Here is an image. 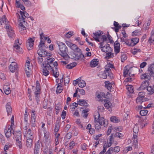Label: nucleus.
I'll use <instances>...</instances> for the list:
<instances>
[{
	"instance_id": "f257e3e1",
	"label": "nucleus",
	"mask_w": 154,
	"mask_h": 154,
	"mask_svg": "<svg viewBox=\"0 0 154 154\" xmlns=\"http://www.w3.org/2000/svg\"><path fill=\"white\" fill-rule=\"evenodd\" d=\"M148 70L149 75L146 73L143 74L140 76L141 79H145V81L143 82L139 88L141 90H144L148 86L149 81L150 79L151 76L154 77V64H151L148 68Z\"/></svg>"
},
{
	"instance_id": "f03ea898",
	"label": "nucleus",
	"mask_w": 154,
	"mask_h": 154,
	"mask_svg": "<svg viewBox=\"0 0 154 154\" xmlns=\"http://www.w3.org/2000/svg\"><path fill=\"white\" fill-rule=\"evenodd\" d=\"M58 47L60 50L59 54L65 60H68L69 58V57L68 54V48L65 44L63 42H60L58 45Z\"/></svg>"
},
{
	"instance_id": "7ed1b4c3",
	"label": "nucleus",
	"mask_w": 154,
	"mask_h": 154,
	"mask_svg": "<svg viewBox=\"0 0 154 154\" xmlns=\"http://www.w3.org/2000/svg\"><path fill=\"white\" fill-rule=\"evenodd\" d=\"M95 122L98 123L100 125H103L104 127L106 126L108 124L107 121H105L104 119L102 117L100 119V116L98 112H97L96 114L94 115Z\"/></svg>"
},
{
	"instance_id": "20e7f679",
	"label": "nucleus",
	"mask_w": 154,
	"mask_h": 154,
	"mask_svg": "<svg viewBox=\"0 0 154 154\" xmlns=\"http://www.w3.org/2000/svg\"><path fill=\"white\" fill-rule=\"evenodd\" d=\"M45 63L43 62L42 64L46 65V66H48L49 68H52L54 67L57 66H58V63L57 62H54V59L53 58L48 57L46 58Z\"/></svg>"
},
{
	"instance_id": "39448f33",
	"label": "nucleus",
	"mask_w": 154,
	"mask_h": 154,
	"mask_svg": "<svg viewBox=\"0 0 154 154\" xmlns=\"http://www.w3.org/2000/svg\"><path fill=\"white\" fill-rule=\"evenodd\" d=\"M104 68L105 70L104 71L107 74L108 76L109 77L110 79H112L113 74L112 72L111 69L114 68V65L109 63L105 66Z\"/></svg>"
},
{
	"instance_id": "423d86ee",
	"label": "nucleus",
	"mask_w": 154,
	"mask_h": 154,
	"mask_svg": "<svg viewBox=\"0 0 154 154\" xmlns=\"http://www.w3.org/2000/svg\"><path fill=\"white\" fill-rule=\"evenodd\" d=\"M73 58L75 60H84L85 58L84 55L82 54V51L76 52L73 53Z\"/></svg>"
},
{
	"instance_id": "0eeeda50",
	"label": "nucleus",
	"mask_w": 154,
	"mask_h": 154,
	"mask_svg": "<svg viewBox=\"0 0 154 154\" xmlns=\"http://www.w3.org/2000/svg\"><path fill=\"white\" fill-rule=\"evenodd\" d=\"M5 26L6 28L8 29L7 32L9 37L10 38H14L15 36V34L14 31L13 30L12 27L10 26L8 23L7 25H6Z\"/></svg>"
},
{
	"instance_id": "6e6552de",
	"label": "nucleus",
	"mask_w": 154,
	"mask_h": 154,
	"mask_svg": "<svg viewBox=\"0 0 154 154\" xmlns=\"http://www.w3.org/2000/svg\"><path fill=\"white\" fill-rule=\"evenodd\" d=\"M37 53L40 57H45L46 56L50 57L51 54L45 50L42 49H39L37 51Z\"/></svg>"
},
{
	"instance_id": "1a4fd4ad",
	"label": "nucleus",
	"mask_w": 154,
	"mask_h": 154,
	"mask_svg": "<svg viewBox=\"0 0 154 154\" xmlns=\"http://www.w3.org/2000/svg\"><path fill=\"white\" fill-rule=\"evenodd\" d=\"M138 97L137 98L136 102L137 103H141L142 104L143 102V98L145 97L144 93L143 92H140L138 94Z\"/></svg>"
},
{
	"instance_id": "9d476101",
	"label": "nucleus",
	"mask_w": 154,
	"mask_h": 154,
	"mask_svg": "<svg viewBox=\"0 0 154 154\" xmlns=\"http://www.w3.org/2000/svg\"><path fill=\"white\" fill-rule=\"evenodd\" d=\"M15 42V43L14 45V50L15 49V51L17 52L23 53L22 48H20V46L17 44V43H18L19 45H21V43H20L19 42V39H17Z\"/></svg>"
},
{
	"instance_id": "9b49d317",
	"label": "nucleus",
	"mask_w": 154,
	"mask_h": 154,
	"mask_svg": "<svg viewBox=\"0 0 154 154\" xmlns=\"http://www.w3.org/2000/svg\"><path fill=\"white\" fill-rule=\"evenodd\" d=\"M101 50L102 51L105 53H110L112 51V49L109 46V45L107 44L105 45L104 47H101Z\"/></svg>"
},
{
	"instance_id": "f8f14e48",
	"label": "nucleus",
	"mask_w": 154,
	"mask_h": 154,
	"mask_svg": "<svg viewBox=\"0 0 154 154\" xmlns=\"http://www.w3.org/2000/svg\"><path fill=\"white\" fill-rule=\"evenodd\" d=\"M34 40L31 38H29L26 42V45L29 50L33 48Z\"/></svg>"
},
{
	"instance_id": "ddd939ff",
	"label": "nucleus",
	"mask_w": 154,
	"mask_h": 154,
	"mask_svg": "<svg viewBox=\"0 0 154 154\" xmlns=\"http://www.w3.org/2000/svg\"><path fill=\"white\" fill-rule=\"evenodd\" d=\"M44 140L45 144L47 143L51 139V134L48 131L44 132Z\"/></svg>"
},
{
	"instance_id": "4468645a",
	"label": "nucleus",
	"mask_w": 154,
	"mask_h": 154,
	"mask_svg": "<svg viewBox=\"0 0 154 154\" xmlns=\"http://www.w3.org/2000/svg\"><path fill=\"white\" fill-rule=\"evenodd\" d=\"M33 139L27 138L26 144V149L29 151L32 146Z\"/></svg>"
},
{
	"instance_id": "2eb2a0df",
	"label": "nucleus",
	"mask_w": 154,
	"mask_h": 154,
	"mask_svg": "<svg viewBox=\"0 0 154 154\" xmlns=\"http://www.w3.org/2000/svg\"><path fill=\"white\" fill-rule=\"evenodd\" d=\"M46 65L45 64H42V67L43 68L42 72L43 74L45 76H47L49 74V72L48 70L50 68L48 66H46Z\"/></svg>"
},
{
	"instance_id": "dca6fc26",
	"label": "nucleus",
	"mask_w": 154,
	"mask_h": 154,
	"mask_svg": "<svg viewBox=\"0 0 154 154\" xmlns=\"http://www.w3.org/2000/svg\"><path fill=\"white\" fill-rule=\"evenodd\" d=\"M18 68L17 63L15 62H12L9 66V69L12 72H14L17 70Z\"/></svg>"
},
{
	"instance_id": "f3484780",
	"label": "nucleus",
	"mask_w": 154,
	"mask_h": 154,
	"mask_svg": "<svg viewBox=\"0 0 154 154\" xmlns=\"http://www.w3.org/2000/svg\"><path fill=\"white\" fill-rule=\"evenodd\" d=\"M40 145L39 140H38L35 143L34 147V154H39L40 149Z\"/></svg>"
},
{
	"instance_id": "a211bd4d",
	"label": "nucleus",
	"mask_w": 154,
	"mask_h": 154,
	"mask_svg": "<svg viewBox=\"0 0 154 154\" xmlns=\"http://www.w3.org/2000/svg\"><path fill=\"white\" fill-rule=\"evenodd\" d=\"M12 134L14 135L16 140H22V135L20 131L17 132L15 131H13Z\"/></svg>"
},
{
	"instance_id": "6ab92c4d",
	"label": "nucleus",
	"mask_w": 154,
	"mask_h": 154,
	"mask_svg": "<svg viewBox=\"0 0 154 154\" xmlns=\"http://www.w3.org/2000/svg\"><path fill=\"white\" fill-rule=\"evenodd\" d=\"M60 118L59 117L56 120L55 127L54 129V131L55 132V135L57 134V133L58 132L60 128L59 123L60 122Z\"/></svg>"
},
{
	"instance_id": "aec40b11",
	"label": "nucleus",
	"mask_w": 154,
	"mask_h": 154,
	"mask_svg": "<svg viewBox=\"0 0 154 154\" xmlns=\"http://www.w3.org/2000/svg\"><path fill=\"white\" fill-rule=\"evenodd\" d=\"M102 32L99 31L98 32H96L93 34V37L95 40L97 42H100V41L99 39V37L102 34Z\"/></svg>"
},
{
	"instance_id": "412c9836",
	"label": "nucleus",
	"mask_w": 154,
	"mask_h": 154,
	"mask_svg": "<svg viewBox=\"0 0 154 154\" xmlns=\"http://www.w3.org/2000/svg\"><path fill=\"white\" fill-rule=\"evenodd\" d=\"M33 134L34 133L31 130V129H28L26 134V138L33 139L34 138Z\"/></svg>"
},
{
	"instance_id": "4be33fe9",
	"label": "nucleus",
	"mask_w": 154,
	"mask_h": 154,
	"mask_svg": "<svg viewBox=\"0 0 154 154\" xmlns=\"http://www.w3.org/2000/svg\"><path fill=\"white\" fill-rule=\"evenodd\" d=\"M12 131H13V130L8 128L7 129H5L4 132L7 138H9L11 136L12 134Z\"/></svg>"
},
{
	"instance_id": "5701e85b",
	"label": "nucleus",
	"mask_w": 154,
	"mask_h": 154,
	"mask_svg": "<svg viewBox=\"0 0 154 154\" xmlns=\"http://www.w3.org/2000/svg\"><path fill=\"white\" fill-rule=\"evenodd\" d=\"M9 23L8 21L6 20L5 15H4L2 17H0V25L5 24V26Z\"/></svg>"
},
{
	"instance_id": "b1692460",
	"label": "nucleus",
	"mask_w": 154,
	"mask_h": 154,
	"mask_svg": "<svg viewBox=\"0 0 154 154\" xmlns=\"http://www.w3.org/2000/svg\"><path fill=\"white\" fill-rule=\"evenodd\" d=\"M36 122V116L35 111L34 110H32V114L31 117V122L35 123Z\"/></svg>"
},
{
	"instance_id": "393cba45",
	"label": "nucleus",
	"mask_w": 154,
	"mask_h": 154,
	"mask_svg": "<svg viewBox=\"0 0 154 154\" xmlns=\"http://www.w3.org/2000/svg\"><path fill=\"white\" fill-rule=\"evenodd\" d=\"M20 32L22 34H23L26 32V27L23 25L22 23H20L19 24Z\"/></svg>"
},
{
	"instance_id": "a878e982",
	"label": "nucleus",
	"mask_w": 154,
	"mask_h": 154,
	"mask_svg": "<svg viewBox=\"0 0 154 154\" xmlns=\"http://www.w3.org/2000/svg\"><path fill=\"white\" fill-rule=\"evenodd\" d=\"M98 60L96 59H94L91 61L90 66L92 68L98 65Z\"/></svg>"
},
{
	"instance_id": "bb28decb",
	"label": "nucleus",
	"mask_w": 154,
	"mask_h": 154,
	"mask_svg": "<svg viewBox=\"0 0 154 154\" xmlns=\"http://www.w3.org/2000/svg\"><path fill=\"white\" fill-rule=\"evenodd\" d=\"M113 25L115 27H114L112 29H114L115 32L117 33L119 32V30L121 28V26L119 25V23L116 21L114 22Z\"/></svg>"
},
{
	"instance_id": "cd10ccee",
	"label": "nucleus",
	"mask_w": 154,
	"mask_h": 154,
	"mask_svg": "<svg viewBox=\"0 0 154 154\" xmlns=\"http://www.w3.org/2000/svg\"><path fill=\"white\" fill-rule=\"evenodd\" d=\"M127 77V78L125 80L126 82H131L134 79V75L131 74L130 72L129 73L128 76Z\"/></svg>"
},
{
	"instance_id": "c85d7f7f",
	"label": "nucleus",
	"mask_w": 154,
	"mask_h": 154,
	"mask_svg": "<svg viewBox=\"0 0 154 154\" xmlns=\"http://www.w3.org/2000/svg\"><path fill=\"white\" fill-rule=\"evenodd\" d=\"M70 48L74 52H81V50L75 44H73Z\"/></svg>"
},
{
	"instance_id": "c756f323",
	"label": "nucleus",
	"mask_w": 154,
	"mask_h": 154,
	"mask_svg": "<svg viewBox=\"0 0 154 154\" xmlns=\"http://www.w3.org/2000/svg\"><path fill=\"white\" fill-rule=\"evenodd\" d=\"M54 68H51L52 69L53 75L56 78H57L59 76V72L58 71L57 66L54 67Z\"/></svg>"
},
{
	"instance_id": "7c9ffc66",
	"label": "nucleus",
	"mask_w": 154,
	"mask_h": 154,
	"mask_svg": "<svg viewBox=\"0 0 154 154\" xmlns=\"http://www.w3.org/2000/svg\"><path fill=\"white\" fill-rule=\"evenodd\" d=\"M147 90L149 94H152L154 93V85L153 86H148Z\"/></svg>"
},
{
	"instance_id": "2f4dec72",
	"label": "nucleus",
	"mask_w": 154,
	"mask_h": 154,
	"mask_svg": "<svg viewBox=\"0 0 154 154\" xmlns=\"http://www.w3.org/2000/svg\"><path fill=\"white\" fill-rule=\"evenodd\" d=\"M5 93L6 94L8 95L11 93V90L9 87L7 85H4L3 88Z\"/></svg>"
},
{
	"instance_id": "473e14b6",
	"label": "nucleus",
	"mask_w": 154,
	"mask_h": 154,
	"mask_svg": "<svg viewBox=\"0 0 154 154\" xmlns=\"http://www.w3.org/2000/svg\"><path fill=\"white\" fill-rule=\"evenodd\" d=\"M6 108L8 114L11 115L12 110L10 103H8L6 104Z\"/></svg>"
},
{
	"instance_id": "72a5a7b5",
	"label": "nucleus",
	"mask_w": 154,
	"mask_h": 154,
	"mask_svg": "<svg viewBox=\"0 0 154 154\" xmlns=\"http://www.w3.org/2000/svg\"><path fill=\"white\" fill-rule=\"evenodd\" d=\"M34 94L35 95V99L36 100L37 103L38 104L40 101L39 94H40V92L38 91H35Z\"/></svg>"
},
{
	"instance_id": "f704fd0d",
	"label": "nucleus",
	"mask_w": 154,
	"mask_h": 154,
	"mask_svg": "<svg viewBox=\"0 0 154 154\" xmlns=\"http://www.w3.org/2000/svg\"><path fill=\"white\" fill-rule=\"evenodd\" d=\"M107 74L104 71L100 72L98 75L100 78L105 79L107 78Z\"/></svg>"
},
{
	"instance_id": "c9c22d12",
	"label": "nucleus",
	"mask_w": 154,
	"mask_h": 154,
	"mask_svg": "<svg viewBox=\"0 0 154 154\" xmlns=\"http://www.w3.org/2000/svg\"><path fill=\"white\" fill-rule=\"evenodd\" d=\"M105 87L109 91H111L112 88V84L109 81H106L105 82Z\"/></svg>"
},
{
	"instance_id": "e433bc0d",
	"label": "nucleus",
	"mask_w": 154,
	"mask_h": 154,
	"mask_svg": "<svg viewBox=\"0 0 154 154\" xmlns=\"http://www.w3.org/2000/svg\"><path fill=\"white\" fill-rule=\"evenodd\" d=\"M126 88L128 90L130 93H133L134 92L133 87L131 85L126 86Z\"/></svg>"
},
{
	"instance_id": "4c0bfd02",
	"label": "nucleus",
	"mask_w": 154,
	"mask_h": 154,
	"mask_svg": "<svg viewBox=\"0 0 154 154\" xmlns=\"http://www.w3.org/2000/svg\"><path fill=\"white\" fill-rule=\"evenodd\" d=\"M146 118L145 117L144 119L143 118L141 119L140 120V121L139 122L140 124L142 126V128L145 127L146 124H147L146 121H144L146 120Z\"/></svg>"
},
{
	"instance_id": "58836bf2",
	"label": "nucleus",
	"mask_w": 154,
	"mask_h": 154,
	"mask_svg": "<svg viewBox=\"0 0 154 154\" xmlns=\"http://www.w3.org/2000/svg\"><path fill=\"white\" fill-rule=\"evenodd\" d=\"M77 65V63L75 62H74L68 64L66 66V68L68 69H72Z\"/></svg>"
},
{
	"instance_id": "ea45409f",
	"label": "nucleus",
	"mask_w": 154,
	"mask_h": 154,
	"mask_svg": "<svg viewBox=\"0 0 154 154\" xmlns=\"http://www.w3.org/2000/svg\"><path fill=\"white\" fill-rule=\"evenodd\" d=\"M133 46L136 45L139 42V39L137 37H135L132 38L131 39Z\"/></svg>"
},
{
	"instance_id": "a19ab883",
	"label": "nucleus",
	"mask_w": 154,
	"mask_h": 154,
	"mask_svg": "<svg viewBox=\"0 0 154 154\" xmlns=\"http://www.w3.org/2000/svg\"><path fill=\"white\" fill-rule=\"evenodd\" d=\"M63 90V88L61 86V83H59L57 85V86L56 90V92L59 93H60Z\"/></svg>"
},
{
	"instance_id": "79ce46f5",
	"label": "nucleus",
	"mask_w": 154,
	"mask_h": 154,
	"mask_svg": "<svg viewBox=\"0 0 154 154\" xmlns=\"http://www.w3.org/2000/svg\"><path fill=\"white\" fill-rule=\"evenodd\" d=\"M89 109H85L83 110L82 112V114L84 118H87L88 114L87 113L89 112Z\"/></svg>"
},
{
	"instance_id": "37998d69",
	"label": "nucleus",
	"mask_w": 154,
	"mask_h": 154,
	"mask_svg": "<svg viewBox=\"0 0 154 154\" xmlns=\"http://www.w3.org/2000/svg\"><path fill=\"white\" fill-rule=\"evenodd\" d=\"M45 41H43V40H40V42L38 45L39 49H42L46 48L45 45Z\"/></svg>"
},
{
	"instance_id": "c03bdc74",
	"label": "nucleus",
	"mask_w": 154,
	"mask_h": 154,
	"mask_svg": "<svg viewBox=\"0 0 154 154\" xmlns=\"http://www.w3.org/2000/svg\"><path fill=\"white\" fill-rule=\"evenodd\" d=\"M110 121L114 123H118L119 122V120L115 116H112L110 119Z\"/></svg>"
},
{
	"instance_id": "a18cd8bd",
	"label": "nucleus",
	"mask_w": 154,
	"mask_h": 154,
	"mask_svg": "<svg viewBox=\"0 0 154 154\" xmlns=\"http://www.w3.org/2000/svg\"><path fill=\"white\" fill-rule=\"evenodd\" d=\"M114 136L115 137H119L120 139H123L124 135L120 133L116 132L114 134Z\"/></svg>"
},
{
	"instance_id": "49530a36",
	"label": "nucleus",
	"mask_w": 154,
	"mask_h": 154,
	"mask_svg": "<svg viewBox=\"0 0 154 154\" xmlns=\"http://www.w3.org/2000/svg\"><path fill=\"white\" fill-rule=\"evenodd\" d=\"M104 106L107 108L108 109L112 107L111 103L108 100H107L104 104Z\"/></svg>"
},
{
	"instance_id": "de8ad7c7",
	"label": "nucleus",
	"mask_w": 154,
	"mask_h": 154,
	"mask_svg": "<svg viewBox=\"0 0 154 154\" xmlns=\"http://www.w3.org/2000/svg\"><path fill=\"white\" fill-rule=\"evenodd\" d=\"M12 145L10 143H7L5 145L4 149L5 152H7L6 150H8L9 148L12 147Z\"/></svg>"
},
{
	"instance_id": "09e8293b",
	"label": "nucleus",
	"mask_w": 154,
	"mask_h": 154,
	"mask_svg": "<svg viewBox=\"0 0 154 154\" xmlns=\"http://www.w3.org/2000/svg\"><path fill=\"white\" fill-rule=\"evenodd\" d=\"M25 5L27 7H30L31 5V3L29 0H22Z\"/></svg>"
},
{
	"instance_id": "8fccbe9b",
	"label": "nucleus",
	"mask_w": 154,
	"mask_h": 154,
	"mask_svg": "<svg viewBox=\"0 0 154 154\" xmlns=\"http://www.w3.org/2000/svg\"><path fill=\"white\" fill-rule=\"evenodd\" d=\"M121 61L122 62H123L125 60L127 59V56L126 54L122 52L121 53Z\"/></svg>"
},
{
	"instance_id": "3c124183",
	"label": "nucleus",
	"mask_w": 154,
	"mask_h": 154,
	"mask_svg": "<svg viewBox=\"0 0 154 154\" xmlns=\"http://www.w3.org/2000/svg\"><path fill=\"white\" fill-rule=\"evenodd\" d=\"M124 44L128 46H133L131 39H126L124 42Z\"/></svg>"
},
{
	"instance_id": "603ef678",
	"label": "nucleus",
	"mask_w": 154,
	"mask_h": 154,
	"mask_svg": "<svg viewBox=\"0 0 154 154\" xmlns=\"http://www.w3.org/2000/svg\"><path fill=\"white\" fill-rule=\"evenodd\" d=\"M148 111L145 109L141 110L140 112V114L142 116H145L147 115Z\"/></svg>"
},
{
	"instance_id": "864d4df0",
	"label": "nucleus",
	"mask_w": 154,
	"mask_h": 154,
	"mask_svg": "<svg viewBox=\"0 0 154 154\" xmlns=\"http://www.w3.org/2000/svg\"><path fill=\"white\" fill-rule=\"evenodd\" d=\"M30 63L29 62L28 60L26 61V64L25 66V70H31L30 68Z\"/></svg>"
},
{
	"instance_id": "5fc2aeb1",
	"label": "nucleus",
	"mask_w": 154,
	"mask_h": 154,
	"mask_svg": "<svg viewBox=\"0 0 154 154\" xmlns=\"http://www.w3.org/2000/svg\"><path fill=\"white\" fill-rule=\"evenodd\" d=\"M39 34L40 35V39L41 40H43V41H45L47 39V37L44 35V34L43 32L40 33Z\"/></svg>"
},
{
	"instance_id": "6e6d98bb",
	"label": "nucleus",
	"mask_w": 154,
	"mask_h": 154,
	"mask_svg": "<svg viewBox=\"0 0 154 154\" xmlns=\"http://www.w3.org/2000/svg\"><path fill=\"white\" fill-rule=\"evenodd\" d=\"M114 54L112 52L110 53L107 52L106 53V58L108 59L111 58L113 57Z\"/></svg>"
},
{
	"instance_id": "4d7b16f0",
	"label": "nucleus",
	"mask_w": 154,
	"mask_h": 154,
	"mask_svg": "<svg viewBox=\"0 0 154 154\" xmlns=\"http://www.w3.org/2000/svg\"><path fill=\"white\" fill-rule=\"evenodd\" d=\"M134 133L133 136V138L134 139V143H135V145H136L137 144V133L136 132H134Z\"/></svg>"
},
{
	"instance_id": "13d9d810",
	"label": "nucleus",
	"mask_w": 154,
	"mask_h": 154,
	"mask_svg": "<svg viewBox=\"0 0 154 154\" xmlns=\"http://www.w3.org/2000/svg\"><path fill=\"white\" fill-rule=\"evenodd\" d=\"M130 69L129 70L128 69H125V68L124 69L123 71V75L124 77L128 76V73L129 74V73L130 72Z\"/></svg>"
},
{
	"instance_id": "bf43d9fd",
	"label": "nucleus",
	"mask_w": 154,
	"mask_h": 154,
	"mask_svg": "<svg viewBox=\"0 0 154 154\" xmlns=\"http://www.w3.org/2000/svg\"><path fill=\"white\" fill-rule=\"evenodd\" d=\"M78 85L80 87L83 88L85 86L86 84L85 81L82 80L78 83Z\"/></svg>"
},
{
	"instance_id": "052dcab7",
	"label": "nucleus",
	"mask_w": 154,
	"mask_h": 154,
	"mask_svg": "<svg viewBox=\"0 0 154 154\" xmlns=\"http://www.w3.org/2000/svg\"><path fill=\"white\" fill-rule=\"evenodd\" d=\"M114 138L113 134H112L109 137L108 141L109 142L112 143L114 141Z\"/></svg>"
},
{
	"instance_id": "680f3d73",
	"label": "nucleus",
	"mask_w": 154,
	"mask_h": 154,
	"mask_svg": "<svg viewBox=\"0 0 154 154\" xmlns=\"http://www.w3.org/2000/svg\"><path fill=\"white\" fill-rule=\"evenodd\" d=\"M141 51V50L140 49L134 48L132 50V52L134 54H135L138 52H140Z\"/></svg>"
},
{
	"instance_id": "e2e57ef3",
	"label": "nucleus",
	"mask_w": 154,
	"mask_h": 154,
	"mask_svg": "<svg viewBox=\"0 0 154 154\" xmlns=\"http://www.w3.org/2000/svg\"><path fill=\"white\" fill-rule=\"evenodd\" d=\"M40 85L39 82L38 81H36V91H38L40 92Z\"/></svg>"
},
{
	"instance_id": "0e129e2a",
	"label": "nucleus",
	"mask_w": 154,
	"mask_h": 154,
	"mask_svg": "<svg viewBox=\"0 0 154 154\" xmlns=\"http://www.w3.org/2000/svg\"><path fill=\"white\" fill-rule=\"evenodd\" d=\"M16 141L17 145L19 146L20 149H21L22 148V146L21 143L22 140H17Z\"/></svg>"
},
{
	"instance_id": "69168bd1",
	"label": "nucleus",
	"mask_w": 154,
	"mask_h": 154,
	"mask_svg": "<svg viewBox=\"0 0 154 154\" xmlns=\"http://www.w3.org/2000/svg\"><path fill=\"white\" fill-rule=\"evenodd\" d=\"M16 6L17 8H20L23 11H24L25 10V8L24 6L21 5L20 3L19 4V6H18V5H16Z\"/></svg>"
},
{
	"instance_id": "338daca9",
	"label": "nucleus",
	"mask_w": 154,
	"mask_h": 154,
	"mask_svg": "<svg viewBox=\"0 0 154 154\" xmlns=\"http://www.w3.org/2000/svg\"><path fill=\"white\" fill-rule=\"evenodd\" d=\"M113 151V147H110L106 152L105 154H112Z\"/></svg>"
},
{
	"instance_id": "774afa93",
	"label": "nucleus",
	"mask_w": 154,
	"mask_h": 154,
	"mask_svg": "<svg viewBox=\"0 0 154 154\" xmlns=\"http://www.w3.org/2000/svg\"><path fill=\"white\" fill-rule=\"evenodd\" d=\"M42 57H40L39 56V57L37 58V61L38 63L39 64H41L43 61V59Z\"/></svg>"
}]
</instances>
